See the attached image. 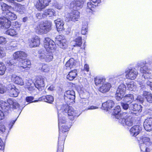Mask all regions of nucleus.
Masks as SVG:
<instances>
[{"label":"nucleus","instance_id":"obj_30","mask_svg":"<svg viewBox=\"0 0 152 152\" xmlns=\"http://www.w3.org/2000/svg\"><path fill=\"white\" fill-rule=\"evenodd\" d=\"M39 100H44L49 103H51L54 101L53 97L50 95L43 96L39 99Z\"/></svg>","mask_w":152,"mask_h":152},{"label":"nucleus","instance_id":"obj_17","mask_svg":"<svg viewBox=\"0 0 152 152\" xmlns=\"http://www.w3.org/2000/svg\"><path fill=\"white\" fill-rule=\"evenodd\" d=\"M50 1V0H39L36 4V7L38 10H41L48 5Z\"/></svg>","mask_w":152,"mask_h":152},{"label":"nucleus","instance_id":"obj_44","mask_svg":"<svg viewBox=\"0 0 152 152\" xmlns=\"http://www.w3.org/2000/svg\"><path fill=\"white\" fill-rule=\"evenodd\" d=\"M1 6L2 7V10L3 11H4V13H9L10 11L9 10V6L5 3H3L1 4Z\"/></svg>","mask_w":152,"mask_h":152},{"label":"nucleus","instance_id":"obj_24","mask_svg":"<svg viewBox=\"0 0 152 152\" xmlns=\"http://www.w3.org/2000/svg\"><path fill=\"white\" fill-rule=\"evenodd\" d=\"M11 80L16 84L20 85L21 86H22L24 84L23 82L22 78L15 75H12Z\"/></svg>","mask_w":152,"mask_h":152},{"label":"nucleus","instance_id":"obj_22","mask_svg":"<svg viewBox=\"0 0 152 152\" xmlns=\"http://www.w3.org/2000/svg\"><path fill=\"white\" fill-rule=\"evenodd\" d=\"M124 112H121L120 107L119 106H117L115 107L114 109L113 112V114L115 118L118 119L119 120L121 118V116Z\"/></svg>","mask_w":152,"mask_h":152},{"label":"nucleus","instance_id":"obj_48","mask_svg":"<svg viewBox=\"0 0 152 152\" xmlns=\"http://www.w3.org/2000/svg\"><path fill=\"white\" fill-rule=\"evenodd\" d=\"M97 6L96 4H94L92 1L87 3V9H89L91 10H93L94 7Z\"/></svg>","mask_w":152,"mask_h":152},{"label":"nucleus","instance_id":"obj_50","mask_svg":"<svg viewBox=\"0 0 152 152\" xmlns=\"http://www.w3.org/2000/svg\"><path fill=\"white\" fill-rule=\"evenodd\" d=\"M24 66V64L22 60L21 61H20L19 62L18 65V67L19 69L22 72L26 71V70H25L24 69L25 66Z\"/></svg>","mask_w":152,"mask_h":152},{"label":"nucleus","instance_id":"obj_20","mask_svg":"<svg viewBox=\"0 0 152 152\" xmlns=\"http://www.w3.org/2000/svg\"><path fill=\"white\" fill-rule=\"evenodd\" d=\"M115 103L113 100H108L103 103L102 106L104 110H108L113 107Z\"/></svg>","mask_w":152,"mask_h":152},{"label":"nucleus","instance_id":"obj_13","mask_svg":"<svg viewBox=\"0 0 152 152\" xmlns=\"http://www.w3.org/2000/svg\"><path fill=\"white\" fill-rule=\"evenodd\" d=\"M27 54L23 51H18L15 52L13 55V58L14 59L10 62V66L13 65L12 64V62L15 61L16 59H21V60L25 59L27 57Z\"/></svg>","mask_w":152,"mask_h":152},{"label":"nucleus","instance_id":"obj_39","mask_svg":"<svg viewBox=\"0 0 152 152\" xmlns=\"http://www.w3.org/2000/svg\"><path fill=\"white\" fill-rule=\"evenodd\" d=\"M64 144L63 140L58 141V147L57 152H63Z\"/></svg>","mask_w":152,"mask_h":152},{"label":"nucleus","instance_id":"obj_27","mask_svg":"<svg viewBox=\"0 0 152 152\" xmlns=\"http://www.w3.org/2000/svg\"><path fill=\"white\" fill-rule=\"evenodd\" d=\"M56 24V27L58 31H60L64 29L63 26L64 24L62 20L59 19L54 21Z\"/></svg>","mask_w":152,"mask_h":152},{"label":"nucleus","instance_id":"obj_58","mask_svg":"<svg viewBox=\"0 0 152 152\" xmlns=\"http://www.w3.org/2000/svg\"><path fill=\"white\" fill-rule=\"evenodd\" d=\"M17 34V32L15 31V28H10V36H14Z\"/></svg>","mask_w":152,"mask_h":152},{"label":"nucleus","instance_id":"obj_14","mask_svg":"<svg viewBox=\"0 0 152 152\" xmlns=\"http://www.w3.org/2000/svg\"><path fill=\"white\" fill-rule=\"evenodd\" d=\"M35 87L39 91L42 90L44 88L45 86L44 80L42 76H38L36 78Z\"/></svg>","mask_w":152,"mask_h":152},{"label":"nucleus","instance_id":"obj_2","mask_svg":"<svg viewBox=\"0 0 152 152\" xmlns=\"http://www.w3.org/2000/svg\"><path fill=\"white\" fill-rule=\"evenodd\" d=\"M51 22L48 21L41 22L36 28V32L38 34H47L51 29Z\"/></svg>","mask_w":152,"mask_h":152},{"label":"nucleus","instance_id":"obj_43","mask_svg":"<svg viewBox=\"0 0 152 152\" xmlns=\"http://www.w3.org/2000/svg\"><path fill=\"white\" fill-rule=\"evenodd\" d=\"M75 45L74 46H78L80 47L82 44V40L81 37H79L75 40Z\"/></svg>","mask_w":152,"mask_h":152},{"label":"nucleus","instance_id":"obj_23","mask_svg":"<svg viewBox=\"0 0 152 152\" xmlns=\"http://www.w3.org/2000/svg\"><path fill=\"white\" fill-rule=\"evenodd\" d=\"M111 87V85L110 83H104L99 87V90L102 93H105L109 91Z\"/></svg>","mask_w":152,"mask_h":152},{"label":"nucleus","instance_id":"obj_51","mask_svg":"<svg viewBox=\"0 0 152 152\" xmlns=\"http://www.w3.org/2000/svg\"><path fill=\"white\" fill-rule=\"evenodd\" d=\"M130 104L126 103H121V105L123 109L125 110H126L129 108Z\"/></svg>","mask_w":152,"mask_h":152},{"label":"nucleus","instance_id":"obj_60","mask_svg":"<svg viewBox=\"0 0 152 152\" xmlns=\"http://www.w3.org/2000/svg\"><path fill=\"white\" fill-rule=\"evenodd\" d=\"M54 6L58 10L61 9L63 7L62 5L61 4H58L57 3H55L54 4Z\"/></svg>","mask_w":152,"mask_h":152},{"label":"nucleus","instance_id":"obj_29","mask_svg":"<svg viewBox=\"0 0 152 152\" xmlns=\"http://www.w3.org/2000/svg\"><path fill=\"white\" fill-rule=\"evenodd\" d=\"M19 90L16 88L15 86L13 85L10 87V96L17 97L18 94Z\"/></svg>","mask_w":152,"mask_h":152},{"label":"nucleus","instance_id":"obj_47","mask_svg":"<svg viewBox=\"0 0 152 152\" xmlns=\"http://www.w3.org/2000/svg\"><path fill=\"white\" fill-rule=\"evenodd\" d=\"M41 66H42L41 70L42 71L45 72H48L49 71L50 69L47 65L42 64Z\"/></svg>","mask_w":152,"mask_h":152},{"label":"nucleus","instance_id":"obj_41","mask_svg":"<svg viewBox=\"0 0 152 152\" xmlns=\"http://www.w3.org/2000/svg\"><path fill=\"white\" fill-rule=\"evenodd\" d=\"M53 58V54L51 52H48L44 59L45 61L47 62H49L52 61Z\"/></svg>","mask_w":152,"mask_h":152},{"label":"nucleus","instance_id":"obj_1","mask_svg":"<svg viewBox=\"0 0 152 152\" xmlns=\"http://www.w3.org/2000/svg\"><path fill=\"white\" fill-rule=\"evenodd\" d=\"M62 36L60 35L57 36L56 38L55 42H53L49 38H46L44 40V45L47 50H52L55 48V44H57L62 48H65L66 46L65 43L66 40L61 39Z\"/></svg>","mask_w":152,"mask_h":152},{"label":"nucleus","instance_id":"obj_11","mask_svg":"<svg viewBox=\"0 0 152 152\" xmlns=\"http://www.w3.org/2000/svg\"><path fill=\"white\" fill-rule=\"evenodd\" d=\"M83 3L82 0H75L70 4V9L72 10H77L82 8Z\"/></svg>","mask_w":152,"mask_h":152},{"label":"nucleus","instance_id":"obj_53","mask_svg":"<svg viewBox=\"0 0 152 152\" xmlns=\"http://www.w3.org/2000/svg\"><path fill=\"white\" fill-rule=\"evenodd\" d=\"M144 96H143V94L142 96L139 95L137 96L136 99L139 102L141 103H142L143 102L144 100Z\"/></svg>","mask_w":152,"mask_h":152},{"label":"nucleus","instance_id":"obj_55","mask_svg":"<svg viewBox=\"0 0 152 152\" xmlns=\"http://www.w3.org/2000/svg\"><path fill=\"white\" fill-rule=\"evenodd\" d=\"M87 32V26H83L82 28L81 33L82 34H86V33Z\"/></svg>","mask_w":152,"mask_h":152},{"label":"nucleus","instance_id":"obj_4","mask_svg":"<svg viewBox=\"0 0 152 152\" xmlns=\"http://www.w3.org/2000/svg\"><path fill=\"white\" fill-rule=\"evenodd\" d=\"M149 68L148 66L145 65L142 67L140 68V71L143 74L142 76V79L144 83L145 82L146 80H147L150 79H152V75L151 74L152 72L151 67L152 65H149Z\"/></svg>","mask_w":152,"mask_h":152},{"label":"nucleus","instance_id":"obj_6","mask_svg":"<svg viewBox=\"0 0 152 152\" xmlns=\"http://www.w3.org/2000/svg\"><path fill=\"white\" fill-rule=\"evenodd\" d=\"M58 107H60L61 109H63L64 115L67 114L70 116H72L73 118L74 117L78 116L76 111L72 107L69 106L67 104L61 105L58 106Z\"/></svg>","mask_w":152,"mask_h":152},{"label":"nucleus","instance_id":"obj_34","mask_svg":"<svg viewBox=\"0 0 152 152\" xmlns=\"http://www.w3.org/2000/svg\"><path fill=\"white\" fill-rule=\"evenodd\" d=\"M143 95L148 102L152 103V94L146 91H144Z\"/></svg>","mask_w":152,"mask_h":152},{"label":"nucleus","instance_id":"obj_25","mask_svg":"<svg viewBox=\"0 0 152 152\" xmlns=\"http://www.w3.org/2000/svg\"><path fill=\"white\" fill-rule=\"evenodd\" d=\"M56 12L52 9H49L45 10L42 14V17L44 18L47 16L51 17L52 16H56Z\"/></svg>","mask_w":152,"mask_h":152},{"label":"nucleus","instance_id":"obj_33","mask_svg":"<svg viewBox=\"0 0 152 152\" xmlns=\"http://www.w3.org/2000/svg\"><path fill=\"white\" fill-rule=\"evenodd\" d=\"M123 100H124L126 102L129 103L130 104H131L134 99L133 96L131 94L126 95L123 96Z\"/></svg>","mask_w":152,"mask_h":152},{"label":"nucleus","instance_id":"obj_28","mask_svg":"<svg viewBox=\"0 0 152 152\" xmlns=\"http://www.w3.org/2000/svg\"><path fill=\"white\" fill-rule=\"evenodd\" d=\"M75 64V60L73 58H70L65 64V67L67 69H70L74 67Z\"/></svg>","mask_w":152,"mask_h":152},{"label":"nucleus","instance_id":"obj_16","mask_svg":"<svg viewBox=\"0 0 152 152\" xmlns=\"http://www.w3.org/2000/svg\"><path fill=\"white\" fill-rule=\"evenodd\" d=\"M28 43L31 48L38 46L40 43V41L38 36H35L28 39Z\"/></svg>","mask_w":152,"mask_h":152},{"label":"nucleus","instance_id":"obj_5","mask_svg":"<svg viewBox=\"0 0 152 152\" xmlns=\"http://www.w3.org/2000/svg\"><path fill=\"white\" fill-rule=\"evenodd\" d=\"M10 18L7 16L0 18V28L4 30V33L10 35Z\"/></svg>","mask_w":152,"mask_h":152},{"label":"nucleus","instance_id":"obj_57","mask_svg":"<svg viewBox=\"0 0 152 152\" xmlns=\"http://www.w3.org/2000/svg\"><path fill=\"white\" fill-rule=\"evenodd\" d=\"M6 88L0 83V94H3L6 91Z\"/></svg>","mask_w":152,"mask_h":152},{"label":"nucleus","instance_id":"obj_36","mask_svg":"<svg viewBox=\"0 0 152 152\" xmlns=\"http://www.w3.org/2000/svg\"><path fill=\"white\" fill-rule=\"evenodd\" d=\"M22 61L24 64V66H25V70H26V71L29 70L30 69V67L28 66H30L31 64L30 61L28 59H25Z\"/></svg>","mask_w":152,"mask_h":152},{"label":"nucleus","instance_id":"obj_40","mask_svg":"<svg viewBox=\"0 0 152 152\" xmlns=\"http://www.w3.org/2000/svg\"><path fill=\"white\" fill-rule=\"evenodd\" d=\"M127 86L128 89L131 91H134L136 87V86L134 85L133 81L127 83Z\"/></svg>","mask_w":152,"mask_h":152},{"label":"nucleus","instance_id":"obj_8","mask_svg":"<svg viewBox=\"0 0 152 152\" xmlns=\"http://www.w3.org/2000/svg\"><path fill=\"white\" fill-rule=\"evenodd\" d=\"M126 88L124 84H122L119 85L115 94V98L117 100L119 101L123 98L125 94Z\"/></svg>","mask_w":152,"mask_h":152},{"label":"nucleus","instance_id":"obj_26","mask_svg":"<svg viewBox=\"0 0 152 152\" xmlns=\"http://www.w3.org/2000/svg\"><path fill=\"white\" fill-rule=\"evenodd\" d=\"M129 110H132L134 111L141 112L142 110V107L140 105L137 104H130Z\"/></svg>","mask_w":152,"mask_h":152},{"label":"nucleus","instance_id":"obj_15","mask_svg":"<svg viewBox=\"0 0 152 152\" xmlns=\"http://www.w3.org/2000/svg\"><path fill=\"white\" fill-rule=\"evenodd\" d=\"M58 110V121L59 127L61 126L62 124H65L66 120L64 116H62V114L64 115L63 109H61L60 107H57Z\"/></svg>","mask_w":152,"mask_h":152},{"label":"nucleus","instance_id":"obj_32","mask_svg":"<svg viewBox=\"0 0 152 152\" xmlns=\"http://www.w3.org/2000/svg\"><path fill=\"white\" fill-rule=\"evenodd\" d=\"M10 98V108L13 109H18L20 110V106L19 104L15 100H12Z\"/></svg>","mask_w":152,"mask_h":152},{"label":"nucleus","instance_id":"obj_54","mask_svg":"<svg viewBox=\"0 0 152 152\" xmlns=\"http://www.w3.org/2000/svg\"><path fill=\"white\" fill-rule=\"evenodd\" d=\"M17 16L14 13L10 11V20H15L17 18Z\"/></svg>","mask_w":152,"mask_h":152},{"label":"nucleus","instance_id":"obj_61","mask_svg":"<svg viewBox=\"0 0 152 152\" xmlns=\"http://www.w3.org/2000/svg\"><path fill=\"white\" fill-rule=\"evenodd\" d=\"M34 98L32 96H28L26 98V100L27 102H33Z\"/></svg>","mask_w":152,"mask_h":152},{"label":"nucleus","instance_id":"obj_21","mask_svg":"<svg viewBox=\"0 0 152 152\" xmlns=\"http://www.w3.org/2000/svg\"><path fill=\"white\" fill-rule=\"evenodd\" d=\"M141 130V128L139 126H134L130 130V134L132 136L135 137L139 134Z\"/></svg>","mask_w":152,"mask_h":152},{"label":"nucleus","instance_id":"obj_3","mask_svg":"<svg viewBox=\"0 0 152 152\" xmlns=\"http://www.w3.org/2000/svg\"><path fill=\"white\" fill-rule=\"evenodd\" d=\"M118 122L123 126H130L133 125V119L129 113L124 112Z\"/></svg>","mask_w":152,"mask_h":152},{"label":"nucleus","instance_id":"obj_56","mask_svg":"<svg viewBox=\"0 0 152 152\" xmlns=\"http://www.w3.org/2000/svg\"><path fill=\"white\" fill-rule=\"evenodd\" d=\"M6 130L5 126L2 124L0 123V133H3Z\"/></svg>","mask_w":152,"mask_h":152},{"label":"nucleus","instance_id":"obj_12","mask_svg":"<svg viewBox=\"0 0 152 152\" xmlns=\"http://www.w3.org/2000/svg\"><path fill=\"white\" fill-rule=\"evenodd\" d=\"M60 126H61L60 128L59 127V137H58V141L63 140V142H64L65 139L66 135V134L64 135L63 133L68 131L69 128L65 124Z\"/></svg>","mask_w":152,"mask_h":152},{"label":"nucleus","instance_id":"obj_19","mask_svg":"<svg viewBox=\"0 0 152 152\" xmlns=\"http://www.w3.org/2000/svg\"><path fill=\"white\" fill-rule=\"evenodd\" d=\"M8 101V100L7 102L2 101H0V107L6 113H9L10 103Z\"/></svg>","mask_w":152,"mask_h":152},{"label":"nucleus","instance_id":"obj_46","mask_svg":"<svg viewBox=\"0 0 152 152\" xmlns=\"http://www.w3.org/2000/svg\"><path fill=\"white\" fill-rule=\"evenodd\" d=\"M149 146H147L146 144L144 143H141L140 144V147L142 151H147L148 149V147Z\"/></svg>","mask_w":152,"mask_h":152},{"label":"nucleus","instance_id":"obj_31","mask_svg":"<svg viewBox=\"0 0 152 152\" xmlns=\"http://www.w3.org/2000/svg\"><path fill=\"white\" fill-rule=\"evenodd\" d=\"M77 75V71L76 70H74L69 72L67 75L66 78L70 80H73Z\"/></svg>","mask_w":152,"mask_h":152},{"label":"nucleus","instance_id":"obj_45","mask_svg":"<svg viewBox=\"0 0 152 152\" xmlns=\"http://www.w3.org/2000/svg\"><path fill=\"white\" fill-rule=\"evenodd\" d=\"M18 3L15 2L14 0H10V11L15 10V8L17 5Z\"/></svg>","mask_w":152,"mask_h":152},{"label":"nucleus","instance_id":"obj_64","mask_svg":"<svg viewBox=\"0 0 152 152\" xmlns=\"http://www.w3.org/2000/svg\"><path fill=\"white\" fill-rule=\"evenodd\" d=\"M146 62L145 61H142L138 63L137 64V66H141L144 65L146 64Z\"/></svg>","mask_w":152,"mask_h":152},{"label":"nucleus","instance_id":"obj_62","mask_svg":"<svg viewBox=\"0 0 152 152\" xmlns=\"http://www.w3.org/2000/svg\"><path fill=\"white\" fill-rule=\"evenodd\" d=\"M3 49L2 48L0 47V57H2L5 55V53Z\"/></svg>","mask_w":152,"mask_h":152},{"label":"nucleus","instance_id":"obj_42","mask_svg":"<svg viewBox=\"0 0 152 152\" xmlns=\"http://www.w3.org/2000/svg\"><path fill=\"white\" fill-rule=\"evenodd\" d=\"M105 80V79L104 78L96 77L95 78L94 81L95 84L97 85L99 84L104 83Z\"/></svg>","mask_w":152,"mask_h":152},{"label":"nucleus","instance_id":"obj_38","mask_svg":"<svg viewBox=\"0 0 152 152\" xmlns=\"http://www.w3.org/2000/svg\"><path fill=\"white\" fill-rule=\"evenodd\" d=\"M142 142L146 144L147 146H149L152 144L151 142H150V139L145 136H142L141 138Z\"/></svg>","mask_w":152,"mask_h":152},{"label":"nucleus","instance_id":"obj_59","mask_svg":"<svg viewBox=\"0 0 152 152\" xmlns=\"http://www.w3.org/2000/svg\"><path fill=\"white\" fill-rule=\"evenodd\" d=\"M4 142L0 138V150H3L4 148Z\"/></svg>","mask_w":152,"mask_h":152},{"label":"nucleus","instance_id":"obj_49","mask_svg":"<svg viewBox=\"0 0 152 152\" xmlns=\"http://www.w3.org/2000/svg\"><path fill=\"white\" fill-rule=\"evenodd\" d=\"M6 69V67L3 63L0 62V75H2L4 74Z\"/></svg>","mask_w":152,"mask_h":152},{"label":"nucleus","instance_id":"obj_37","mask_svg":"<svg viewBox=\"0 0 152 152\" xmlns=\"http://www.w3.org/2000/svg\"><path fill=\"white\" fill-rule=\"evenodd\" d=\"M15 9V10L18 12L20 14H23L25 11V9L24 6L18 3L17 4Z\"/></svg>","mask_w":152,"mask_h":152},{"label":"nucleus","instance_id":"obj_35","mask_svg":"<svg viewBox=\"0 0 152 152\" xmlns=\"http://www.w3.org/2000/svg\"><path fill=\"white\" fill-rule=\"evenodd\" d=\"M48 52L46 50H41L39 51L38 56L41 60H44L45 58L46 57V55L48 54Z\"/></svg>","mask_w":152,"mask_h":152},{"label":"nucleus","instance_id":"obj_10","mask_svg":"<svg viewBox=\"0 0 152 152\" xmlns=\"http://www.w3.org/2000/svg\"><path fill=\"white\" fill-rule=\"evenodd\" d=\"M126 77V78L134 80L138 75L137 71L135 69L127 68L125 70Z\"/></svg>","mask_w":152,"mask_h":152},{"label":"nucleus","instance_id":"obj_7","mask_svg":"<svg viewBox=\"0 0 152 152\" xmlns=\"http://www.w3.org/2000/svg\"><path fill=\"white\" fill-rule=\"evenodd\" d=\"M67 21H72L74 22L77 21L80 17V12L77 10H72L71 12L65 15Z\"/></svg>","mask_w":152,"mask_h":152},{"label":"nucleus","instance_id":"obj_18","mask_svg":"<svg viewBox=\"0 0 152 152\" xmlns=\"http://www.w3.org/2000/svg\"><path fill=\"white\" fill-rule=\"evenodd\" d=\"M143 126L147 131L152 130V118H147L145 120L143 123Z\"/></svg>","mask_w":152,"mask_h":152},{"label":"nucleus","instance_id":"obj_63","mask_svg":"<svg viewBox=\"0 0 152 152\" xmlns=\"http://www.w3.org/2000/svg\"><path fill=\"white\" fill-rule=\"evenodd\" d=\"M88 101L87 100L85 99H81L80 100V102L83 105H85L87 103Z\"/></svg>","mask_w":152,"mask_h":152},{"label":"nucleus","instance_id":"obj_52","mask_svg":"<svg viewBox=\"0 0 152 152\" xmlns=\"http://www.w3.org/2000/svg\"><path fill=\"white\" fill-rule=\"evenodd\" d=\"M146 80L144 84H145L147 86H149L151 89L152 90V82L151 81V79H150L147 80Z\"/></svg>","mask_w":152,"mask_h":152},{"label":"nucleus","instance_id":"obj_9","mask_svg":"<svg viewBox=\"0 0 152 152\" xmlns=\"http://www.w3.org/2000/svg\"><path fill=\"white\" fill-rule=\"evenodd\" d=\"M75 97V92L73 90H68L64 93V99L67 102H74Z\"/></svg>","mask_w":152,"mask_h":152}]
</instances>
